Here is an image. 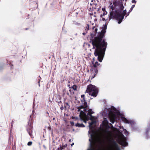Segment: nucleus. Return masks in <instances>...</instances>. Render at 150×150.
I'll return each mask as SVG.
<instances>
[{"instance_id": "obj_1", "label": "nucleus", "mask_w": 150, "mask_h": 150, "mask_svg": "<svg viewBox=\"0 0 150 150\" xmlns=\"http://www.w3.org/2000/svg\"><path fill=\"white\" fill-rule=\"evenodd\" d=\"M107 25L106 23L104 24L102 28V30L97 36L95 37L91 40L93 46V49H95L94 54L95 56L97 57L98 60L101 62L103 58L105 51L107 43L104 40H102L104 34L106 31Z\"/></svg>"}, {"instance_id": "obj_2", "label": "nucleus", "mask_w": 150, "mask_h": 150, "mask_svg": "<svg viewBox=\"0 0 150 150\" xmlns=\"http://www.w3.org/2000/svg\"><path fill=\"white\" fill-rule=\"evenodd\" d=\"M122 1H124V0H120L118 1H114L113 4L111 3L109 6L110 8L112 10L109 15V20L115 18L118 21L119 24L121 23L126 13V9L123 10L124 7Z\"/></svg>"}, {"instance_id": "obj_3", "label": "nucleus", "mask_w": 150, "mask_h": 150, "mask_svg": "<svg viewBox=\"0 0 150 150\" xmlns=\"http://www.w3.org/2000/svg\"><path fill=\"white\" fill-rule=\"evenodd\" d=\"M101 113L103 116H108L110 117V121L112 124L115 122L116 116L120 115L119 111L112 106L109 108H105L101 111Z\"/></svg>"}, {"instance_id": "obj_4", "label": "nucleus", "mask_w": 150, "mask_h": 150, "mask_svg": "<svg viewBox=\"0 0 150 150\" xmlns=\"http://www.w3.org/2000/svg\"><path fill=\"white\" fill-rule=\"evenodd\" d=\"M83 104L80 106L81 109H83V110H81L79 114V117L82 118L81 115H82L83 117H84L87 120L90 119L92 120L93 119H95L96 117L92 115V114L94 113V112L92 111V110L89 109L88 107L87 103L85 100L84 101H83Z\"/></svg>"}, {"instance_id": "obj_5", "label": "nucleus", "mask_w": 150, "mask_h": 150, "mask_svg": "<svg viewBox=\"0 0 150 150\" xmlns=\"http://www.w3.org/2000/svg\"><path fill=\"white\" fill-rule=\"evenodd\" d=\"M86 92L89 95L95 97L97 95L98 89L95 86L90 85L88 86Z\"/></svg>"}, {"instance_id": "obj_6", "label": "nucleus", "mask_w": 150, "mask_h": 150, "mask_svg": "<svg viewBox=\"0 0 150 150\" xmlns=\"http://www.w3.org/2000/svg\"><path fill=\"white\" fill-rule=\"evenodd\" d=\"M122 117L121 120L122 121L125 123L130 124L131 125L132 127V129L133 130H137V128L135 126V125L136 123L134 121L131 120H128L125 117Z\"/></svg>"}, {"instance_id": "obj_7", "label": "nucleus", "mask_w": 150, "mask_h": 150, "mask_svg": "<svg viewBox=\"0 0 150 150\" xmlns=\"http://www.w3.org/2000/svg\"><path fill=\"white\" fill-rule=\"evenodd\" d=\"M127 139L123 135L120 139L119 142L120 144L123 146H126L128 144L126 142Z\"/></svg>"}, {"instance_id": "obj_8", "label": "nucleus", "mask_w": 150, "mask_h": 150, "mask_svg": "<svg viewBox=\"0 0 150 150\" xmlns=\"http://www.w3.org/2000/svg\"><path fill=\"white\" fill-rule=\"evenodd\" d=\"M27 130L28 133L29 135L31 137L32 134V126L30 125H29V122L28 123V126L27 129Z\"/></svg>"}, {"instance_id": "obj_9", "label": "nucleus", "mask_w": 150, "mask_h": 150, "mask_svg": "<svg viewBox=\"0 0 150 150\" xmlns=\"http://www.w3.org/2000/svg\"><path fill=\"white\" fill-rule=\"evenodd\" d=\"M96 117V118L95 119H93L92 120H91L92 121V122H89V127L90 129H91L92 128V125L94 124H95L96 122V121L95 120H95L96 118L97 117H96Z\"/></svg>"}, {"instance_id": "obj_10", "label": "nucleus", "mask_w": 150, "mask_h": 150, "mask_svg": "<svg viewBox=\"0 0 150 150\" xmlns=\"http://www.w3.org/2000/svg\"><path fill=\"white\" fill-rule=\"evenodd\" d=\"M150 130V124L149 125L148 128L146 130V138L148 139L149 138V136L148 134L149 131Z\"/></svg>"}, {"instance_id": "obj_11", "label": "nucleus", "mask_w": 150, "mask_h": 150, "mask_svg": "<svg viewBox=\"0 0 150 150\" xmlns=\"http://www.w3.org/2000/svg\"><path fill=\"white\" fill-rule=\"evenodd\" d=\"M97 73V71L96 70L94 71H92L91 73L92 76H91V79H93L95 77V75Z\"/></svg>"}, {"instance_id": "obj_12", "label": "nucleus", "mask_w": 150, "mask_h": 150, "mask_svg": "<svg viewBox=\"0 0 150 150\" xmlns=\"http://www.w3.org/2000/svg\"><path fill=\"white\" fill-rule=\"evenodd\" d=\"M75 126L76 127H85V125L82 123H77L75 124Z\"/></svg>"}, {"instance_id": "obj_13", "label": "nucleus", "mask_w": 150, "mask_h": 150, "mask_svg": "<svg viewBox=\"0 0 150 150\" xmlns=\"http://www.w3.org/2000/svg\"><path fill=\"white\" fill-rule=\"evenodd\" d=\"M81 116L82 117L81 118V117H80L81 120H83L84 122H85V123H86L87 121L88 120H91L90 119H89L88 120H87L84 117H83H83L82 115Z\"/></svg>"}, {"instance_id": "obj_14", "label": "nucleus", "mask_w": 150, "mask_h": 150, "mask_svg": "<svg viewBox=\"0 0 150 150\" xmlns=\"http://www.w3.org/2000/svg\"><path fill=\"white\" fill-rule=\"evenodd\" d=\"M134 6H135L134 5H132L131 8H130V9L127 15L126 16V17L127 16H128L129 15V13L131 12L133 10V8L134 7Z\"/></svg>"}, {"instance_id": "obj_15", "label": "nucleus", "mask_w": 150, "mask_h": 150, "mask_svg": "<svg viewBox=\"0 0 150 150\" xmlns=\"http://www.w3.org/2000/svg\"><path fill=\"white\" fill-rule=\"evenodd\" d=\"M67 146V144H63L62 146H60L62 148V150L64 149V148L66 147Z\"/></svg>"}, {"instance_id": "obj_16", "label": "nucleus", "mask_w": 150, "mask_h": 150, "mask_svg": "<svg viewBox=\"0 0 150 150\" xmlns=\"http://www.w3.org/2000/svg\"><path fill=\"white\" fill-rule=\"evenodd\" d=\"M100 20H103V21H104L105 20V21H106L107 19H106V20L105 19V18H104L103 17V15L102 14H101L100 16Z\"/></svg>"}, {"instance_id": "obj_17", "label": "nucleus", "mask_w": 150, "mask_h": 150, "mask_svg": "<svg viewBox=\"0 0 150 150\" xmlns=\"http://www.w3.org/2000/svg\"><path fill=\"white\" fill-rule=\"evenodd\" d=\"M81 97L83 98V99L81 100L82 102H83V101H84L85 100V95H82L81 96Z\"/></svg>"}, {"instance_id": "obj_18", "label": "nucleus", "mask_w": 150, "mask_h": 150, "mask_svg": "<svg viewBox=\"0 0 150 150\" xmlns=\"http://www.w3.org/2000/svg\"><path fill=\"white\" fill-rule=\"evenodd\" d=\"M99 64H98V62H96L94 64H93V66L94 67H96Z\"/></svg>"}, {"instance_id": "obj_19", "label": "nucleus", "mask_w": 150, "mask_h": 150, "mask_svg": "<svg viewBox=\"0 0 150 150\" xmlns=\"http://www.w3.org/2000/svg\"><path fill=\"white\" fill-rule=\"evenodd\" d=\"M77 111L78 112H79L80 111H81V110H83V109H81L80 106L77 107Z\"/></svg>"}, {"instance_id": "obj_20", "label": "nucleus", "mask_w": 150, "mask_h": 150, "mask_svg": "<svg viewBox=\"0 0 150 150\" xmlns=\"http://www.w3.org/2000/svg\"><path fill=\"white\" fill-rule=\"evenodd\" d=\"M72 88H73V89L74 90H76V88L77 87L76 85H73L72 87Z\"/></svg>"}, {"instance_id": "obj_21", "label": "nucleus", "mask_w": 150, "mask_h": 150, "mask_svg": "<svg viewBox=\"0 0 150 150\" xmlns=\"http://www.w3.org/2000/svg\"><path fill=\"white\" fill-rule=\"evenodd\" d=\"M124 133L126 136L128 134V132L126 129L124 130Z\"/></svg>"}, {"instance_id": "obj_22", "label": "nucleus", "mask_w": 150, "mask_h": 150, "mask_svg": "<svg viewBox=\"0 0 150 150\" xmlns=\"http://www.w3.org/2000/svg\"><path fill=\"white\" fill-rule=\"evenodd\" d=\"M32 144V142H29L28 143L27 145L28 146H31Z\"/></svg>"}, {"instance_id": "obj_23", "label": "nucleus", "mask_w": 150, "mask_h": 150, "mask_svg": "<svg viewBox=\"0 0 150 150\" xmlns=\"http://www.w3.org/2000/svg\"><path fill=\"white\" fill-rule=\"evenodd\" d=\"M73 24L77 25H79L80 24L75 21H73Z\"/></svg>"}, {"instance_id": "obj_24", "label": "nucleus", "mask_w": 150, "mask_h": 150, "mask_svg": "<svg viewBox=\"0 0 150 150\" xmlns=\"http://www.w3.org/2000/svg\"><path fill=\"white\" fill-rule=\"evenodd\" d=\"M89 24H87V26L86 27V29H87L86 31H87L88 30H89Z\"/></svg>"}, {"instance_id": "obj_25", "label": "nucleus", "mask_w": 150, "mask_h": 150, "mask_svg": "<svg viewBox=\"0 0 150 150\" xmlns=\"http://www.w3.org/2000/svg\"><path fill=\"white\" fill-rule=\"evenodd\" d=\"M107 14V12L106 11H104L103 13V15L105 16Z\"/></svg>"}, {"instance_id": "obj_26", "label": "nucleus", "mask_w": 150, "mask_h": 150, "mask_svg": "<svg viewBox=\"0 0 150 150\" xmlns=\"http://www.w3.org/2000/svg\"><path fill=\"white\" fill-rule=\"evenodd\" d=\"M132 2L133 3H136V1H135V0H132Z\"/></svg>"}, {"instance_id": "obj_27", "label": "nucleus", "mask_w": 150, "mask_h": 150, "mask_svg": "<svg viewBox=\"0 0 150 150\" xmlns=\"http://www.w3.org/2000/svg\"><path fill=\"white\" fill-rule=\"evenodd\" d=\"M62 148L60 146L59 147L58 149V150H62Z\"/></svg>"}, {"instance_id": "obj_28", "label": "nucleus", "mask_w": 150, "mask_h": 150, "mask_svg": "<svg viewBox=\"0 0 150 150\" xmlns=\"http://www.w3.org/2000/svg\"><path fill=\"white\" fill-rule=\"evenodd\" d=\"M104 121H105V123L107 124H108V121L106 120H104Z\"/></svg>"}, {"instance_id": "obj_29", "label": "nucleus", "mask_w": 150, "mask_h": 150, "mask_svg": "<svg viewBox=\"0 0 150 150\" xmlns=\"http://www.w3.org/2000/svg\"><path fill=\"white\" fill-rule=\"evenodd\" d=\"M64 107L63 106H61L60 108V109L61 110H63L64 109Z\"/></svg>"}, {"instance_id": "obj_30", "label": "nucleus", "mask_w": 150, "mask_h": 150, "mask_svg": "<svg viewBox=\"0 0 150 150\" xmlns=\"http://www.w3.org/2000/svg\"><path fill=\"white\" fill-rule=\"evenodd\" d=\"M98 29L97 28H96L95 29V31L96 32H97V31Z\"/></svg>"}, {"instance_id": "obj_31", "label": "nucleus", "mask_w": 150, "mask_h": 150, "mask_svg": "<svg viewBox=\"0 0 150 150\" xmlns=\"http://www.w3.org/2000/svg\"><path fill=\"white\" fill-rule=\"evenodd\" d=\"M87 32V31H86V33H82V34H83V35H85L86 34V33Z\"/></svg>"}, {"instance_id": "obj_32", "label": "nucleus", "mask_w": 150, "mask_h": 150, "mask_svg": "<svg viewBox=\"0 0 150 150\" xmlns=\"http://www.w3.org/2000/svg\"><path fill=\"white\" fill-rule=\"evenodd\" d=\"M74 143H72L71 144V146H72V145H73L74 144Z\"/></svg>"}, {"instance_id": "obj_33", "label": "nucleus", "mask_w": 150, "mask_h": 150, "mask_svg": "<svg viewBox=\"0 0 150 150\" xmlns=\"http://www.w3.org/2000/svg\"><path fill=\"white\" fill-rule=\"evenodd\" d=\"M102 9V10H103V11H104V10H105V9H104V8H103Z\"/></svg>"}, {"instance_id": "obj_34", "label": "nucleus", "mask_w": 150, "mask_h": 150, "mask_svg": "<svg viewBox=\"0 0 150 150\" xmlns=\"http://www.w3.org/2000/svg\"><path fill=\"white\" fill-rule=\"evenodd\" d=\"M69 91L71 92V89H70L69 90Z\"/></svg>"}, {"instance_id": "obj_35", "label": "nucleus", "mask_w": 150, "mask_h": 150, "mask_svg": "<svg viewBox=\"0 0 150 150\" xmlns=\"http://www.w3.org/2000/svg\"><path fill=\"white\" fill-rule=\"evenodd\" d=\"M95 28V27H93V29H94V28Z\"/></svg>"}, {"instance_id": "obj_36", "label": "nucleus", "mask_w": 150, "mask_h": 150, "mask_svg": "<svg viewBox=\"0 0 150 150\" xmlns=\"http://www.w3.org/2000/svg\"><path fill=\"white\" fill-rule=\"evenodd\" d=\"M67 94L68 95H69V93H67Z\"/></svg>"}, {"instance_id": "obj_37", "label": "nucleus", "mask_w": 150, "mask_h": 150, "mask_svg": "<svg viewBox=\"0 0 150 150\" xmlns=\"http://www.w3.org/2000/svg\"><path fill=\"white\" fill-rule=\"evenodd\" d=\"M12 66H13V65H11V68H12Z\"/></svg>"}, {"instance_id": "obj_38", "label": "nucleus", "mask_w": 150, "mask_h": 150, "mask_svg": "<svg viewBox=\"0 0 150 150\" xmlns=\"http://www.w3.org/2000/svg\"><path fill=\"white\" fill-rule=\"evenodd\" d=\"M55 120V118H53V120Z\"/></svg>"}, {"instance_id": "obj_39", "label": "nucleus", "mask_w": 150, "mask_h": 150, "mask_svg": "<svg viewBox=\"0 0 150 150\" xmlns=\"http://www.w3.org/2000/svg\"><path fill=\"white\" fill-rule=\"evenodd\" d=\"M66 104L67 105H68V103H66Z\"/></svg>"}, {"instance_id": "obj_40", "label": "nucleus", "mask_w": 150, "mask_h": 150, "mask_svg": "<svg viewBox=\"0 0 150 150\" xmlns=\"http://www.w3.org/2000/svg\"><path fill=\"white\" fill-rule=\"evenodd\" d=\"M90 4V5H91L92 4L91 3V4Z\"/></svg>"}, {"instance_id": "obj_41", "label": "nucleus", "mask_w": 150, "mask_h": 150, "mask_svg": "<svg viewBox=\"0 0 150 150\" xmlns=\"http://www.w3.org/2000/svg\"><path fill=\"white\" fill-rule=\"evenodd\" d=\"M39 86H40V84H39Z\"/></svg>"}, {"instance_id": "obj_42", "label": "nucleus", "mask_w": 150, "mask_h": 150, "mask_svg": "<svg viewBox=\"0 0 150 150\" xmlns=\"http://www.w3.org/2000/svg\"><path fill=\"white\" fill-rule=\"evenodd\" d=\"M110 125H112V124H110Z\"/></svg>"}, {"instance_id": "obj_43", "label": "nucleus", "mask_w": 150, "mask_h": 150, "mask_svg": "<svg viewBox=\"0 0 150 150\" xmlns=\"http://www.w3.org/2000/svg\"><path fill=\"white\" fill-rule=\"evenodd\" d=\"M33 112H34V110L33 111Z\"/></svg>"}, {"instance_id": "obj_44", "label": "nucleus", "mask_w": 150, "mask_h": 150, "mask_svg": "<svg viewBox=\"0 0 150 150\" xmlns=\"http://www.w3.org/2000/svg\"><path fill=\"white\" fill-rule=\"evenodd\" d=\"M93 0H92L91 1H92V2H93Z\"/></svg>"}, {"instance_id": "obj_45", "label": "nucleus", "mask_w": 150, "mask_h": 150, "mask_svg": "<svg viewBox=\"0 0 150 150\" xmlns=\"http://www.w3.org/2000/svg\"><path fill=\"white\" fill-rule=\"evenodd\" d=\"M69 140V141H71V140Z\"/></svg>"}, {"instance_id": "obj_46", "label": "nucleus", "mask_w": 150, "mask_h": 150, "mask_svg": "<svg viewBox=\"0 0 150 150\" xmlns=\"http://www.w3.org/2000/svg\"><path fill=\"white\" fill-rule=\"evenodd\" d=\"M69 140V141H71V140Z\"/></svg>"}]
</instances>
